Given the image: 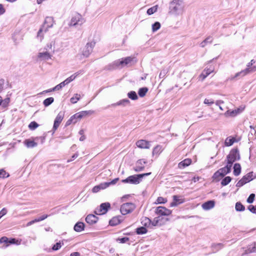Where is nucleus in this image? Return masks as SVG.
Wrapping results in <instances>:
<instances>
[{
  "instance_id": "1",
  "label": "nucleus",
  "mask_w": 256,
  "mask_h": 256,
  "mask_svg": "<svg viewBox=\"0 0 256 256\" xmlns=\"http://www.w3.org/2000/svg\"><path fill=\"white\" fill-rule=\"evenodd\" d=\"M134 58H135L134 57L128 56L118 60L114 62L111 64L109 65L108 66V69L110 70H112L118 68L120 66L122 68L128 64H131L132 63L134 62Z\"/></svg>"
},
{
  "instance_id": "2",
  "label": "nucleus",
  "mask_w": 256,
  "mask_h": 256,
  "mask_svg": "<svg viewBox=\"0 0 256 256\" xmlns=\"http://www.w3.org/2000/svg\"><path fill=\"white\" fill-rule=\"evenodd\" d=\"M254 62L255 61L254 60H252L250 62L248 63L247 64V68L246 69L240 71V72H237L234 76H231L230 77L228 78V80H232L238 76H244L250 72L256 71V67L255 66L250 67Z\"/></svg>"
},
{
  "instance_id": "3",
  "label": "nucleus",
  "mask_w": 256,
  "mask_h": 256,
  "mask_svg": "<svg viewBox=\"0 0 256 256\" xmlns=\"http://www.w3.org/2000/svg\"><path fill=\"white\" fill-rule=\"evenodd\" d=\"M151 172H148L142 174H134L129 176L126 178L122 180V182L123 183H130L131 184H137L140 183L142 179L145 176H149Z\"/></svg>"
},
{
  "instance_id": "4",
  "label": "nucleus",
  "mask_w": 256,
  "mask_h": 256,
  "mask_svg": "<svg viewBox=\"0 0 256 256\" xmlns=\"http://www.w3.org/2000/svg\"><path fill=\"white\" fill-rule=\"evenodd\" d=\"M184 8L182 0H173L170 2V12L174 14H180L182 12Z\"/></svg>"
},
{
  "instance_id": "5",
  "label": "nucleus",
  "mask_w": 256,
  "mask_h": 256,
  "mask_svg": "<svg viewBox=\"0 0 256 256\" xmlns=\"http://www.w3.org/2000/svg\"><path fill=\"white\" fill-rule=\"evenodd\" d=\"M84 72V70H80L74 74L72 75L68 78H67L66 80H65L64 82H62L60 84L56 85L55 87L52 88V90H60L61 88H62L63 87H64L66 84H68L70 82L74 80L77 76H78L79 74H82Z\"/></svg>"
},
{
  "instance_id": "6",
  "label": "nucleus",
  "mask_w": 256,
  "mask_h": 256,
  "mask_svg": "<svg viewBox=\"0 0 256 256\" xmlns=\"http://www.w3.org/2000/svg\"><path fill=\"white\" fill-rule=\"evenodd\" d=\"M227 163L232 166L233 163L240 159V155L238 148L232 149L226 156Z\"/></svg>"
},
{
  "instance_id": "7",
  "label": "nucleus",
  "mask_w": 256,
  "mask_h": 256,
  "mask_svg": "<svg viewBox=\"0 0 256 256\" xmlns=\"http://www.w3.org/2000/svg\"><path fill=\"white\" fill-rule=\"evenodd\" d=\"M54 24V20L52 17H46L45 19L44 22L42 26L39 30L38 32V37H42L41 33L42 32H46L49 28L52 26Z\"/></svg>"
},
{
  "instance_id": "8",
  "label": "nucleus",
  "mask_w": 256,
  "mask_h": 256,
  "mask_svg": "<svg viewBox=\"0 0 256 256\" xmlns=\"http://www.w3.org/2000/svg\"><path fill=\"white\" fill-rule=\"evenodd\" d=\"M85 22V19L81 14H76L72 18L69 26L76 27L77 26H81Z\"/></svg>"
},
{
  "instance_id": "9",
  "label": "nucleus",
  "mask_w": 256,
  "mask_h": 256,
  "mask_svg": "<svg viewBox=\"0 0 256 256\" xmlns=\"http://www.w3.org/2000/svg\"><path fill=\"white\" fill-rule=\"evenodd\" d=\"M136 208V205L132 202H126L122 204L120 208L122 214L125 215L132 212Z\"/></svg>"
},
{
  "instance_id": "10",
  "label": "nucleus",
  "mask_w": 256,
  "mask_h": 256,
  "mask_svg": "<svg viewBox=\"0 0 256 256\" xmlns=\"http://www.w3.org/2000/svg\"><path fill=\"white\" fill-rule=\"evenodd\" d=\"M94 42H88L82 50V54L85 57H88L92 52L93 48L95 46Z\"/></svg>"
},
{
  "instance_id": "11",
  "label": "nucleus",
  "mask_w": 256,
  "mask_h": 256,
  "mask_svg": "<svg viewBox=\"0 0 256 256\" xmlns=\"http://www.w3.org/2000/svg\"><path fill=\"white\" fill-rule=\"evenodd\" d=\"M110 206V204L108 202H105L102 204L100 207L96 208L94 210L95 214L97 215H100L105 214L108 210V208Z\"/></svg>"
},
{
  "instance_id": "12",
  "label": "nucleus",
  "mask_w": 256,
  "mask_h": 256,
  "mask_svg": "<svg viewBox=\"0 0 256 256\" xmlns=\"http://www.w3.org/2000/svg\"><path fill=\"white\" fill-rule=\"evenodd\" d=\"M156 213L160 216H168L171 214L172 211L164 206H158L156 210Z\"/></svg>"
},
{
  "instance_id": "13",
  "label": "nucleus",
  "mask_w": 256,
  "mask_h": 256,
  "mask_svg": "<svg viewBox=\"0 0 256 256\" xmlns=\"http://www.w3.org/2000/svg\"><path fill=\"white\" fill-rule=\"evenodd\" d=\"M64 117V114L62 112H60L56 116L54 121V124L52 128V130L53 133L54 132L57 130L58 127L59 126L60 124L62 122L63 118Z\"/></svg>"
},
{
  "instance_id": "14",
  "label": "nucleus",
  "mask_w": 256,
  "mask_h": 256,
  "mask_svg": "<svg viewBox=\"0 0 256 256\" xmlns=\"http://www.w3.org/2000/svg\"><path fill=\"white\" fill-rule=\"evenodd\" d=\"M147 163L145 159L138 160L136 163L134 170L136 172H140L143 170L144 168V164Z\"/></svg>"
},
{
  "instance_id": "15",
  "label": "nucleus",
  "mask_w": 256,
  "mask_h": 256,
  "mask_svg": "<svg viewBox=\"0 0 256 256\" xmlns=\"http://www.w3.org/2000/svg\"><path fill=\"white\" fill-rule=\"evenodd\" d=\"M214 68L210 66V68H205L199 76L201 80H204L210 74L214 72Z\"/></svg>"
},
{
  "instance_id": "16",
  "label": "nucleus",
  "mask_w": 256,
  "mask_h": 256,
  "mask_svg": "<svg viewBox=\"0 0 256 256\" xmlns=\"http://www.w3.org/2000/svg\"><path fill=\"white\" fill-rule=\"evenodd\" d=\"M242 110L243 108L240 109V108L232 110H228L224 113V116H226L234 117L242 112Z\"/></svg>"
},
{
  "instance_id": "17",
  "label": "nucleus",
  "mask_w": 256,
  "mask_h": 256,
  "mask_svg": "<svg viewBox=\"0 0 256 256\" xmlns=\"http://www.w3.org/2000/svg\"><path fill=\"white\" fill-rule=\"evenodd\" d=\"M136 145L141 148H150V142L144 140H140L136 142Z\"/></svg>"
},
{
  "instance_id": "18",
  "label": "nucleus",
  "mask_w": 256,
  "mask_h": 256,
  "mask_svg": "<svg viewBox=\"0 0 256 256\" xmlns=\"http://www.w3.org/2000/svg\"><path fill=\"white\" fill-rule=\"evenodd\" d=\"M98 220V218L92 214H90L86 218V222L90 224H96Z\"/></svg>"
},
{
  "instance_id": "19",
  "label": "nucleus",
  "mask_w": 256,
  "mask_h": 256,
  "mask_svg": "<svg viewBox=\"0 0 256 256\" xmlns=\"http://www.w3.org/2000/svg\"><path fill=\"white\" fill-rule=\"evenodd\" d=\"M215 205V202L214 200H208L204 203L202 207L204 210H209L212 208Z\"/></svg>"
},
{
  "instance_id": "20",
  "label": "nucleus",
  "mask_w": 256,
  "mask_h": 256,
  "mask_svg": "<svg viewBox=\"0 0 256 256\" xmlns=\"http://www.w3.org/2000/svg\"><path fill=\"white\" fill-rule=\"evenodd\" d=\"M184 202L183 199L180 198V196H173V202L170 204V206H176L178 204H182Z\"/></svg>"
},
{
  "instance_id": "21",
  "label": "nucleus",
  "mask_w": 256,
  "mask_h": 256,
  "mask_svg": "<svg viewBox=\"0 0 256 256\" xmlns=\"http://www.w3.org/2000/svg\"><path fill=\"white\" fill-rule=\"evenodd\" d=\"M108 186V184L106 183H101L98 186H94L92 189V192L94 193H96L99 192L100 190H104Z\"/></svg>"
},
{
  "instance_id": "22",
  "label": "nucleus",
  "mask_w": 256,
  "mask_h": 256,
  "mask_svg": "<svg viewBox=\"0 0 256 256\" xmlns=\"http://www.w3.org/2000/svg\"><path fill=\"white\" fill-rule=\"evenodd\" d=\"M94 113V111L92 110H86V111H82L80 112H78L76 114L77 118H78L79 119H81L82 118L86 116H90Z\"/></svg>"
},
{
  "instance_id": "23",
  "label": "nucleus",
  "mask_w": 256,
  "mask_h": 256,
  "mask_svg": "<svg viewBox=\"0 0 256 256\" xmlns=\"http://www.w3.org/2000/svg\"><path fill=\"white\" fill-rule=\"evenodd\" d=\"M130 101L128 98L122 99L116 103H114L112 104L111 106H126L128 104H130Z\"/></svg>"
},
{
  "instance_id": "24",
  "label": "nucleus",
  "mask_w": 256,
  "mask_h": 256,
  "mask_svg": "<svg viewBox=\"0 0 256 256\" xmlns=\"http://www.w3.org/2000/svg\"><path fill=\"white\" fill-rule=\"evenodd\" d=\"M231 168L232 166L227 163L226 166L218 170L222 174V176H224L225 175L230 172Z\"/></svg>"
},
{
  "instance_id": "25",
  "label": "nucleus",
  "mask_w": 256,
  "mask_h": 256,
  "mask_svg": "<svg viewBox=\"0 0 256 256\" xmlns=\"http://www.w3.org/2000/svg\"><path fill=\"white\" fill-rule=\"evenodd\" d=\"M38 56L41 60H48L51 58V55L48 52H39Z\"/></svg>"
},
{
  "instance_id": "26",
  "label": "nucleus",
  "mask_w": 256,
  "mask_h": 256,
  "mask_svg": "<svg viewBox=\"0 0 256 256\" xmlns=\"http://www.w3.org/2000/svg\"><path fill=\"white\" fill-rule=\"evenodd\" d=\"M120 218V216H114L112 218L109 222L110 224L112 226H114L118 224L122 221Z\"/></svg>"
},
{
  "instance_id": "27",
  "label": "nucleus",
  "mask_w": 256,
  "mask_h": 256,
  "mask_svg": "<svg viewBox=\"0 0 256 256\" xmlns=\"http://www.w3.org/2000/svg\"><path fill=\"white\" fill-rule=\"evenodd\" d=\"M192 162V160L190 158H186L178 164V168H184L186 166H188Z\"/></svg>"
},
{
  "instance_id": "28",
  "label": "nucleus",
  "mask_w": 256,
  "mask_h": 256,
  "mask_svg": "<svg viewBox=\"0 0 256 256\" xmlns=\"http://www.w3.org/2000/svg\"><path fill=\"white\" fill-rule=\"evenodd\" d=\"M256 178V174H254L252 172H250L243 176L246 182L248 183L253 180Z\"/></svg>"
},
{
  "instance_id": "29",
  "label": "nucleus",
  "mask_w": 256,
  "mask_h": 256,
  "mask_svg": "<svg viewBox=\"0 0 256 256\" xmlns=\"http://www.w3.org/2000/svg\"><path fill=\"white\" fill-rule=\"evenodd\" d=\"M84 224L82 222H78L74 226V229L76 232H80L84 230Z\"/></svg>"
},
{
  "instance_id": "30",
  "label": "nucleus",
  "mask_w": 256,
  "mask_h": 256,
  "mask_svg": "<svg viewBox=\"0 0 256 256\" xmlns=\"http://www.w3.org/2000/svg\"><path fill=\"white\" fill-rule=\"evenodd\" d=\"M241 172V166L240 164L236 163L234 166V174L236 176H238Z\"/></svg>"
},
{
  "instance_id": "31",
  "label": "nucleus",
  "mask_w": 256,
  "mask_h": 256,
  "mask_svg": "<svg viewBox=\"0 0 256 256\" xmlns=\"http://www.w3.org/2000/svg\"><path fill=\"white\" fill-rule=\"evenodd\" d=\"M141 222L145 227H150L151 226L152 220L148 218L143 217L142 218Z\"/></svg>"
},
{
  "instance_id": "32",
  "label": "nucleus",
  "mask_w": 256,
  "mask_h": 256,
  "mask_svg": "<svg viewBox=\"0 0 256 256\" xmlns=\"http://www.w3.org/2000/svg\"><path fill=\"white\" fill-rule=\"evenodd\" d=\"M252 252H256V242L249 246L248 248L246 250V254Z\"/></svg>"
},
{
  "instance_id": "33",
  "label": "nucleus",
  "mask_w": 256,
  "mask_h": 256,
  "mask_svg": "<svg viewBox=\"0 0 256 256\" xmlns=\"http://www.w3.org/2000/svg\"><path fill=\"white\" fill-rule=\"evenodd\" d=\"M24 142L28 148H34L36 146L38 145L36 142H34V140H26Z\"/></svg>"
},
{
  "instance_id": "34",
  "label": "nucleus",
  "mask_w": 256,
  "mask_h": 256,
  "mask_svg": "<svg viewBox=\"0 0 256 256\" xmlns=\"http://www.w3.org/2000/svg\"><path fill=\"white\" fill-rule=\"evenodd\" d=\"M212 42V38L210 36H208L200 44V46L202 48H204L208 43L210 44Z\"/></svg>"
},
{
  "instance_id": "35",
  "label": "nucleus",
  "mask_w": 256,
  "mask_h": 256,
  "mask_svg": "<svg viewBox=\"0 0 256 256\" xmlns=\"http://www.w3.org/2000/svg\"><path fill=\"white\" fill-rule=\"evenodd\" d=\"M234 138H227L224 142V144L226 146H229L233 144L235 141Z\"/></svg>"
},
{
  "instance_id": "36",
  "label": "nucleus",
  "mask_w": 256,
  "mask_h": 256,
  "mask_svg": "<svg viewBox=\"0 0 256 256\" xmlns=\"http://www.w3.org/2000/svg\"><path fill=\"white\" fill-rule=\"evenodd\" d=\"M148 91V88L146 87L140 88L138 91V94L140 97H144L146 96Z\"/></svg>"
},
{
  "instance_id": "37",
  "label": "nucleus",
  "mask_w": 256,
  "mask_h": 256,
  "mask_svg": "<svg viewBox=\"0 0 256 256\" xmlns=\"http://www.w3.org/2000/svg\"><path fill=\"white\" fill-rule=\"evenodd\" d=\"M236 210L238 212H242L245 210V207L240 202H237L235 206Z\"/></svg>"
},
{
  "instance_id": "38",
  "label": "nucleus",
  "mask_w": 256,
  "mask_h": 256,
  "mask_svg": "<svg viewBox=\"0 0 256 256\" xmlns=\"http://www.w3.org/2000/svg\"><path fill=\"white\" fill-rule=\"evenodd\" d=\"M54 101V98L52 97L48 98L45 99L43 102V104L45 106H48L51 104Z\"/></svg>"
},
{
  "instance_id": "39",
  "label": "nucleus",
  "mask_w": 256,
  "mask_h": 256,
  "mask_svg": "<svg viewBox=\"0 0 256 256\" xmlns=\"http://www.w3.org/2000/svg\"><path fill=\"white\" fill-rule=\"evenodd\" d=\"M128 98L132 100H136L138 98L136 93L134 91H130L128 94Z\"/></svg>"
},
{
  "instance_id": "40",
  "label": "nucleus",
  "mask_w": 256,
  "mask_h": 256,
  "mask_svg": "<svg viewBox=\"0 0 256 256\" xmlns=\"http://www.w3.org/2000/svg\"><path fill=\"white\" fill-rule=\"evenodd\" d=\"M136 232L138 234H143L147 232V230L145 227L142 226L136 229Z\"/></svg>"
},
{
  "instance_id": "41",
  "label": "nucleus",
  "mask_w": 256,
  "mask_h": 256,
  "mask_svg": "<svg viewBox=\"0 0 256 256\" xmlns=\"http://www.w3.org/2000/svg\"><path fill=\"white\" fill-rule=\"evenodd\" d=\"M223 246L220 243L213 244L212 246L214 252H216L222 248Z\"/></svg>"
},
{
  "instance_id": "42",
  "label": "nucleus",
  "mask_w": 256,
  "mask_h": 256,
  "mask_svg": "<svg viewBox=\"0 0 256 256\" xmlns=\"http://www.w3.org/2000/svg\"><path fill=\"white\" fill-rule=\"evenodd\" d=\"M232 178L230 176H226L221 182V184L222 186H226L230 182Z\"/></svg>"
},
{
  "instance_id": "43",
  "label": "nucleus",
  "mask_w": 256,
  "mask_h": 256,
  "mask_svg": "<svg viewBox=\"0 0 256 256\" xmlns=\"http://www.w3.org/2000/svg\"><path fill=\"white\" fill-rule=\"evenodd\" d=\"M80 94H76L73 97L70 98V101L72 104H76L78 100H80Z\"/></svg>"
},
{
  "instance_id": "44",
  "label": "nucleus",
  "mask_w": 256,
  "mask_h": 256,
  "mask_svg": "<svg viewBox=\"0 0 256 256\" xmlns=\"http://www.w3.org/2000/svg\"><path fill=\"white\" fill-rule=\"evenodd\" d=\"M158 6V5L154 6L152 8H149L147 10V14L148 15H151L157 11Z\"/></svg>"
},
{
  "instance_id": "45",
  "label": "nucleus",
  "mask_w": 256,
  "mask_h": 256,
  "mask_svg": "<svg viewBox=\"0 0 256 256\" xmlns=\"http://www.w3.org/2000/svg\"><path fill=\"white\" fill-rule=\"evenodd\" d=\"M224 177L222 176V174L220 173L219 171V170H217L214 174L212 176V178L214 180H220V178Z\"/></svg>"
},
{
  "instance_id": "46",
  "label": "nucleus",
  "mask_w": 256,
  "mask_h": 256,
  "mask_svg": "<svg viewBox=\"0 0 256 256\" xmlns=\"http://www.w3.org/2000/svg\"><path fill=\"white\" fill-rule=\"evenodd\" d=\"M160 28V24L158 22H156L152 25V30L153 32H155L159 30Z\"/></svg>"
},
{
  "instance_id": "47",
  "label": "nucleus",
  "mask_w": 256,
  "mask_h": 256,
  "mask_svg": "<svg viewBox=\"0 0 256 256\" xmlns=\"http://www.w3.org/2000/svg\"><path fill=\"white\" fill-rule=\"evenodd\" d=\"M10 176L9 174L4 169L0 170V178H6Z\"/></svg>"
},
{
  "instance_id": "48",
  "label": "nucleus",
  "mask_w": 256,
  "mask_h": 256,
  "mask_svg": "<svg viewBox=\"0 0 256 256\" xmlns=\"http://www.w3.org/2000/svg\"><path fill=\"white\" fill-rule=\"evenodd\" d=\"M160 220V216L156 217L154 218L152 220L151 226H156L158 224Z\"/></svg>"
},
{
  "instance_id": "49",
  "label": "nucleus",
  "mask_w": 256,
  "mask_h": 256,
  "mask_svg": "<svg viewBox=\"0 0 256 256\" xmlns=\"http://www.w3.org/2000/svg\"><path fill=\"white\" fill-rule=\"evenodd\" d=\"M21 240H19L14 238H11L9 239L8 241V245L10 244H16L17 245H19L20 244Z\"/></svg>"
},
{
  "instance_id": "50",
  "label": "nucleus",
  "mask_w": 256,
  "mask_h": 256,
  "mask_svg": "<svg viewBox=\"0 0 256 256\" xmlns=\"http://www.w3.org/2000/svg\"><path fill=\"white\" fill-rule=\"evenodd\" d=\"M38 124L34 121L32 122L28 125V128L31 130H34L38 126Z\"/></svg>"
},
{
  "instance_id": "51",
  "label": "nucleus",
  "mask_w": 256,
  "mask_h": 256,
  "mask_svg": "<svg viewBox=\"0 0 256 256\" xmlns=\"http://www.w3.org/2000/svg\"><path fill=\"white\" fill-rule=\"evenodd\" d=\"M8 241L9 239L6 237V236H2L0 238V243H4L6 244V247H7L8 246Z\"/></svg>"
},
{
  "instance_id": "52",
  "label": "nucleus",
  "mask_w": 256,
  "mask_h": 256,
  "mask_svg": "<svg viewBox=\"0 0 256 256\" xmlns=\"http://www.w3.org/2000/svg\"><path fill=\"white\" fill-rule=\"evenodd\" d=\"M247 182L244 180L243 177L237 182L236 186L237 187H241Z\"/></svg>"
},
{
  "instance_id": "53",
  "label": "nucleus",
  "mask_w": 256,
  "mask_h": 256,
  "mask_svg": "<svg viewBox=\"0 0 256 256\" xmlns=\"http://www.w3.org/2000/svg\"><path fill=\"white\" fill-rule=\"evenodd\" d=\"M255 194H250L247 198L246 202L248 203L252 204L254 200Z\"/></svg>"
},
{
  "instance_id": "54",
  "label": "nucleus",
  "mask_w": 256,
  "mask_h": 256,
  "mask_svg": "<svg viewBox=\"0 0 256 256\" xmlns=\"http://www.w3.org/2000/svg\"><path fill=\"white\" fill-rule=\"evenodd\" d=\"M76 114H74L72 116L70 119H68L67 122H66V126H68L69 125H70V124H73V122H72V120L74 118H77V116H76Z\"/></svg>"
},
{
  "instance_id": "55",
  "label": "nucleus",
  "mask_w": 256,
  "mask_h": 256,
  "mask_svg": "<svg viewBox=\"0 0 256 256\" xmlns=\"http://www.w3.org/2000/svg\"><path fill=\"white\" fill-rule=\"evenodd\" d=\"M162 148L160 146H157L153 150L152 154H157L158 152H160L162 151Z\"/></svg>"
},
{
  "instance_id": "56",
  "label": "nucleus",
  "mask_w": 256,
  "mask_h": 256,
  "mask_svg": "<svg viewBox=\"0 0 256 256\" xmlns=\"http://www.w3.org/2000/svg\"><path fill=\"white\" fill-rule=\"evenodd\" d=\"M167 202L166 200L162 197L159 196L156 200V202L158 204H164Z\"/></svg>"
},
{
  "instance_id": "57",
  "label": "nucleus",
  "mask_w": 256,
  "mask_h": 256,
  "mask_svg": "<svg viewBox=\"0 0 256 256\" xmlns=\"http://www.w3.org/2000/svg\"><path fill=\"white\" fill-rule=\"evenodd\" d=\"M62 246L61 243L60 242L56 243L52 248V250H59Z\"/></svg>"
},
{
  "instance_id": "58",
  "label": "nucleus",
  "mask_w": 256,
  "mask_h": 256,
  "mask_svg": "<svg viewBox=\"0 0 256 256\" xmlns=\"http://www.w3.org/2000/svg\"><path fill=\"white\" fill-rule=\"evenodd\" d=\"M204 102L206 104H207L208 106H210V105L212 104H214V101L212 99H207V98H206L204 100Z\"/></svg>"
},
{
  "instance_id": "59",
  "label": "nucleus",
  "mask_w": 256,
  "mask_h": 256,
  "mask_svg": "<svg viewBox=\"0 0 256 256\" xmlns=\"http://www.w3.org/2000/svg\"><path fill=\"white\" fill-rule=\"evenodd\" d=\"M248 208L252 213L256 214V206L250 205Z\"/></svg>"
},
{
  "instance_id": "60",
  "label": "nucleus",
  "mask_w": 256,
  "mask_h": 256,
  "mask_svg": "<svg viewBox=\"0 0 256 256\" xmlns=\"http://www.w3.org/2000/svg\"><path fill=\"white\" fill-rule=\"evenodd\" d=\"M167 72H168V71L166 70H162L161 72H160V74L159 75L160 78H164L166 76Z\"/></svg>"
},
{
  "instance_id": "61",
  "label": "nucleus",
  "mask_w": 256,
  "mask_h": 256,
  "mask_svg": "<svg viewBox=\"0 0 256 256\" xmlns=\"http://www.w3.org/2000/svg\"><path fill=\"white\" fill-rule=\"evenodd\" d=\"M118 240H119L120 243L124 244L128 242L129 240V238L128 237H124L118 238Z\"/></svg>"
},
{
  "instance_id": "62",
  "label": "nucleus",
  "mask_w": 256,
  "mask_h": 256,
  "mask_svg": "<svg viewBox=\"0 0 256 256\" xmlns=\"http://www.w3.org/2000/svg\"><path fill=\"white\" fill-rule=\"evenodd\" d=\"M48 217V215H47V214L43 215L38 218H36L35 221H37V222H40V221L45 220Z\"/></svg>"
},
{
  "instance_id": "63",
  "label": "nucleus",
  "mask_w": 256,
  "mask_h": 256,
  "mask_svg": "<svg viewBox=\"0 0 256 256\" xmlns=\"http://www.w3.org/2000/svg\"><path fill=\"white\" fill-rule=\"evenodd\" d=\"M118 178H114V180H112L110 181V182H105L104 183H106L107 184H108V186L110 185V184H116L118 180Z\"/></svg>"
},
{
  "instance_id": "64",
  "label": "nucleus",
  "mask_w": 256,
  "mask_h": 256,
  "mask_svg": "<svg viewBox=\"0 0 256 256\" xmlns=\"http://www.w3.org/2000/svg\"><path fill=\"white\" fill-rule=\"evenodd\" d=\"M7 213V210L6 208H3L0 212V218L6 214Z\"/></svg>"
}]
</instances>
